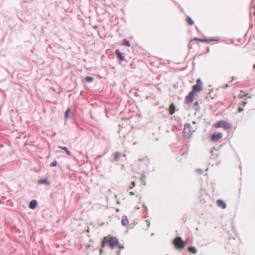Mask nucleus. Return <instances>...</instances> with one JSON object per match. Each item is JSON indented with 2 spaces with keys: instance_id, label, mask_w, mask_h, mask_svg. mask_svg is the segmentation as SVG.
I'll return each mask as SVG.
<instances>
[{
  "instance_id": "nucleus-1",
  "label": "nucleus",
  "mask_w": 255,
  "mask_h": 255,
  "mask_svg": "<svg viewBox=\"0 0 255 255\" xmlns=\"http://www.w3.org/2000/svg\"><path fill=\"white\" fill-rule=\"evenodd\" d=\"M216 128H223L225 130L229 131L232 128V125L226 121L221 120L218 121L214 125Z\"/></svg>"
},
{
  "instance_id": "nucleus-2",
  "label": "nucleus",
  "mask_w": 255,
  "mask_h": 255,
  "mask_svg": "<svg viewBox=\"0 0 255 255\" xmlns=\"http://www.w3.org/2000/svg\"><path fill=\"white\" fill-rule=\"evenodd\" d=\"M104 240L109 244L111 249H113L115 246L119 244V241L116 237L110 235L104 237Z\"/></svg>"
},
{
  "instance_id": "nucleus-3",
  "label": "nucleus",
  "mask_w": 255,
  "mask_h": 255,
  "mask_svg": "<svg viewBox=\"0 0 255 255\" xmlns=\"http://www.w3.org/2000/svg\"><path fill=\"white\" fill-rule=\"evenodd\" d=\"M183 134L186 138H190L193 133L192 126L190 124H186L184 126V129L183 131Z\"/></svg>"
},
{
  "instance_id": "nucleus-4",
  "label": "nucleus",
  "mask_w": 255,
  "mask_h": 255,
  "mask_svg": "<svg viewBox=\"0 0 255 255\" xmlns=\"http://www.w3.org/2000/svg\"><path fill=\"white\" fill-rule=\"evenodd\" d=\"M174 244L178 249H183L185 246L184 241H183L180 237H176L174 239Z\"/></svg>"
},
{
  "instance_id": "nucleus-5",
  "label": "nucleus",
  "mask_w": 255,
  "mask_h": 255,
  "mask_svg": "<svg viewBox=\"0 0 255 255\" xmlns=\"http://www.w3.org/2000/svg\"><path fill=\"white\" fill-rule=\"evenodd\" d=\"M203 83L200 79H197L196 84L193 86V90H192L194 93L201 91L202 90Z\"/></svg>"
},
{
  "instance_id": "nucleus-6",
  "label": "nucleus",
  "mask_w": 255,
  "mask_h": 255,
  "mask_svg": "<svg viewBox=\"0 0 255 255\" xmlns=\"http://www.w3.org/2000/svg\"><path fill=\"white\" fill-rule=\"evenodd\" d=\"M195 94V93L192 91L189 92L188 95L185 98V102L186 103L190 105L191 104L194 100Z\"/></svg>"
},
{
  "instance_id": "nucleus-7",
  "label": "nucleus",
  "mask_w": 255,
  "mask_h": 255,
  "mask_svg": "<svg viewBox=\"0 0 255 255\" xmlns=\"http://www.w3.org/2000/svg\"><path fill=\"white\" fill-rule=\"evenodd\" d=\"M223 137L222 133L214 132L211 136V140L214 142H217Z\"/></svg>"
},
{
  "instance_id": "nucleus-8",
  "label": "nucleus",
  "mask_w": 255,
  "mask_h": 255,
  "mask_svg": "<svg viewBox=\"0 0 255 255\" xmlns=\"http://www.w3.org/2000/svg\"><path fill=\"white\" fill-rule=\"evenodd\" d=\"M218 206L221 207L222 209H225L226 208V203L222 200H218L217 201Z\"/></svg>"
},
{
  "instance_id": "nucleus-9",
  "label": "nucleus",
  "mask_w": 255,
  "mask_h": 255,
  "mask_svg": "<svg viewBox=\"0 0 255 255\" xmlns=\"http://www.w3.org/2000/svg\"><path fill=\"white\" fill-rule=\"evenodd\" d=\"M129 222L128 218L126 216H124L122 217V220H121V223L122 224L126 226L127 225H128Z\"/></svg>"
},
{
  "instance_id": "nucleus-10",
  "label": "nucleus",
  "mask_w": 255,
  "mask_h": 255,
  "mask_svg": "<svg viewBox=\"0 0 255 255\" xmlns=\"http://www.w3.org/2000/svg\"><path fill=\"white\" fill-rule=\"evenodd\" d=\"M38 183L39 184H45V185H46L48 186L50 185V182L48 181V180L46 178L38 180Z\"/></svg>"
},
{
  "instance_id": "nucleus-11",
  "label": "nucleus",
  "mask_w": 255,
  "mask_h": 255,
  "mask_svg": "<svg viewBox=\"0 0 255 255\" xmlns=\"http://www.w3.org/2000/svg\"><path fill=\"white\" fill-rule=\"evenodd\" d=\"M37 206V202L35 200H32L29 204V208L32 209H35Z\"/></svg>"
},
{
  "instance_id": "nucleus-12",
  "label": "nucleus",
  "mask_w": 255,
  "mask_h": 255,
  "mask_svg": "<svg viewBox=\"0 0 255 255\" xmlns=\"http://www.w3.org/2000/svg\"><path fill=\"white\" fill-rule=\"evenodd\" d=\"M121 156V153L119 152H116L114 154V158L113 159H111V161L112 162H114L115 161H118Z\"/></svg>"
},
{
  "instance_id": "nucleus-13",
  "label": "nucleus",
  "mask_w": 255,
  "mask_h": 255,
  "mask_svg": "<svg viewBox=\"0 0 255 255\" xmlns=\"http://www.w3.org/2000/svg\"><path fill=\"white\" fill-rule=\"evenodd\" d=\"M115 53L118 59H120L121 61L124 60V58L123 56L118 49L116 50Z\"/></svg>"
},
{
  "instance_id": "nucleus-14",
  "label": "nucleus",
  "mask_w": 255,
  "mask_h": 255,
  "mask_svg": "<svg viewBox=\"0 0 255 255\" xmlns=\"http://www.w3.org/2000/svg\"><path fill=\"white\" fill-rule=\"evenodd\" d=\"M175 112V106L173 103L170 106V114L172 115Z\"/></svg>"
},
{
  "instance_id": "nucleus-15",
  "label": "nucleus",
  "mask_w": 255,
  "mask_h": 255,
  "mask_svg": "<svg viewBox=\"0 0 255 255\" xmlns=\"http://www.w3.org/2000/svg\"><path fill=\"white\" fill-rule=\"evenodd\" d=\"M195 39L198 40L202 42H209V41H219V39H199L198 38H195Z\"/></svg>"
},
{
  "instance_id": "nucleus-16",
  "label": "nucleus",
  "mask_w": 255,
  "mask_h": 255,
  "mask_svg": "<svg viewBox=\"0 0 255 255\" xmlns=\"http://www.w3.org/2000/svg\"><path fill=\"white\" fill-rule=\"evenodd\" d=\"M58 148L63 150L68 155H71V152L69 151V150L68 149L67 147L63 146H59Z\"/></svg>"
},
{
  "instance_id": "nucleus-17",
  "label": "nucleus",
  "mask_w": 255,
  "mask_h": 255,
  "mask_svg": "<svg viewBox=\"0 0 255 255\" xmlns=\"http://www.w3.org/2000/svg\"><path fill=\"white\" fill-rule=\"evenodd\" d=\"M70 112V109L68 108L65 112L64 114V118L67 120L69 118V114Z\"/></svg>"
},
{
  "instance_id": "nucleus-18",
  "label": "nucleus",
  "mask_w": 255,
  "mask_h": 255,
  "mask_svg": "<svg viewBox=\"0 0 255 255\" xmlns=\"http://www.w3.org/2000/svg\"><path fill=\"white\" fill-rule=\"evenodd\" d=\"M122 45L126 46L129 47L130 46L129 41L126 39H124L122 42Z\"/></svg>"
},
{
  "instance_id": "nucleus-19",
  "label": "nucleus",
  "mask_w": 255,
  "mask_h": 255,
  "mask_svg": "<svg viewBox=\"0 0 255 255\" xmlns=\"http://www.w3.org/2000/svg\"><path fill=\"white\" fill-rule=\"evenodd\" d=\"M187 21L188 24L189 25H192L194 23V21H193V20L191 19V18L190 16L187 17Z\"/></svg>"
},
{
  "instance_id": "nucleus-20",
  "label": "nucleus",
  "mask_w": 255,
  "mask_h": 255,
  "mask_svg": "<svg viewBox=\"0 0 255 255\" xmlns=\"http://www.w3.org/2000/svg\"><path fill=\"white\" fill-rule=\"evenodd\" d=\"M188 250L193 254H196L197 253V250L194 247H189L188 248Z\"/></svg>"
},
{
  "instance_id": "nucleus-21",
  "label": "nucleus",
  "mask_w": 255,
  "mask_h": 255,
  "mask_svg": "<svg viewBox=\"0 0 255 255\" xmlns=\"http://www.w3.org/2000/svg\"><path fill=\"white\" fill-rule=\"evenodd\" d=\"M93 78L91 76H88L85 78V81L87 82H91L93 81Z\"/></svg>"
},
{
  "instance_id": "nucleus-22",
  "label": "nucleus",
  "mask_w": 255,
  "mask_h": 255,
  "mask_svg": "<svg viewBox=\"0 0 255 255\" xmlns=\"http://www.w3.org/2000/svg\"><path fill=\"white\" fill-rule=\"evenodd\" d=\"M57 162L56 161H54L50 163V166L55 167L57 165Z\"/></svg>"
},
{
  "instance_id": "nucleus-23",
  "label": "nucleus",
  "mask_w": 255,
  "mask_h": 255,
  "mask_svg": "<svg viewBox=\"0 0 255 255\" xmlns=\"http://www.w3.org/2000/svg\"><path fill=\"white\" fill-rule=\"evenodd\" d=\"M194 106L195 107H197V109L199 108V103L198 102H196L194 103Z\"/></svg>"
},
{
  "instance_id": "nucleus-24",
  "label": "nucleus",
  "mask_w": 255,
  "mask_h": 255,
  "mask_svg": "<svg viewBox=\"0 0 255 255\" xmlns=\"http://www.w3.org/2000/svg\"><path fill=\"white\" fill-rule=\"evenodd\" d=\"M244 110L243 108H241V107H239L238 108V112H241L242 111H243Z\"/></svg>"
},
{
  "instance_id": "nucleus-25",
  "label": "nucleus",
  "mask_w": 255,
  "mask_h": 255,
  "mask_svg": "<svg viewBox=\"0 0 255 255\" xmlns=\"http://www.w3.org/2000/svg\"><path fill=\"white\" fill-rule=\"evenodd\" d=\"M117 246H118V247L119 248H120L121 249H123L124 248V246L122 245H120L119 243L118 244V245H117Z\"/></svg>"
},
{
  "instance_id": "nucleus-26",
  "label": "nucleus",
  "mask_w": 255,
  "mask_h": 255,
  "mask_svg": "<svg viewBox=\"0 0 255 255\" xmlns=\"http://www.w3.org/2000/svg\"><path fill=\"white\" fill-rule=\"evenodd\" d=\"M197 171L200 173V174H202L203 173V171L201 169H198L197 170Z\"/></svg>"
},
{
  "instance_id": "nucleus-27",
  "label": "nucleus",
  "mask_w": 255,
  "mask_h": 255,
  "mask_svg": "<svg viewBox=\"0 0 255 255\" xmlns=\"http://www.w3.org/2000/svg\"><path fill=\"white\" fill-rule=\"evenodd\" d=\"M105 242H106L105 241H103L102 242V244H101V246L102 248H104V246H105Z\"/></svg>"
},
{
  "instance_id": "nucleus-28",
  "label": "nucleus",
  "mask_w": 255,
  "mask_h": 255,
  "mask_svg": "<svg viewBox=\"0 0 255 255\" xmlns=\"http://www.w3.org/2000/svg\"><path fill=\"white\" fill-rule=\"evenodd\" d=\"M132 184L133 187H134L135 186V185H136L135 182V181L132 182Z\"/></svg>"
},
{
  "instance_id": "nucleus-29",
  "label": "nucleus",
  "mask_w": 255,
  "mask_h": 255,
  "mask_svg": "<svg viewBox=\"0 0 255 255\" xmlns=\"http://www.w3.org/2000/svg\"><path fill=\"white\" fill-rule=\"evenodd\" d=\"M129 194H130V195H131V196H133V195H135V193H134V192H130L129 193Z\"/></svg>"
},
{
  "instance_id": "nucleus-30",
  "label": "nucleus",
  "mask_w": 255,
  "mask_h": 255,
  "mask_svg": "<svg viewBox=\"0 0 255 255\" xmlns=\"http://www.w3.org/2000/svg\"><path fill=\"white\" fill-rule=\"evenodd\" d=\"M130 67L132 68H134V64H131L130 65Z\"/></svg>"
},
{
  "instance_id": "nucleus-31",
  "label": "nucleus",
  "mask_w": 255,
  "mask_h": 255,
  "mask_svg": "<svg viewBox=\"0 0 255 255\" xmlns=\"http://www.w3.org/2000/svg\"><path fill=\"white\" fill-rule=\"evenodd\" d=\"M243 103L244 105H245L246 104V103H247V102L243 101Z\"/></svg>"
},
{
  "instance_id": "nucleus-32",
  "label": "nucleus",
  "mask_w": 255,
  "mask_h": 255,
  "mask_svg": "<svg viewBox=\"0 0 255 255\" xmlns=\"http://www.w3.org/2000/svg\"><path fill=\"white\" fill-rule=\"evenodd\" d=\"M133 188V186H132V187H129V189H132Z\"/></svg>"
},
{
  "instance_id": "nucleus-33",
  "label": "nucleus",
  "mask_w": 255,
  "mask_h": 255,
  "mask_svg": "<svg viewBox=\"0 0 255 255\" xmlns=\"http://www.w3.org/2000/svg\"><path fill=\"white\" fill-rule=\"evenodd\" d=\"M102 251H103V250H102V249H100V253H102Z\"/></svg>"
},
{
  "instance_id": "nucleus-34",
  "label": "nucleus",
  "mask_w": 255,
  "mask_h": 255,
  "mask_svg": "<svg viewBox=\"0 0 255 255\" xmlns=\"http://www.w3.org/2000/svg\"><path fill=\"white\" fill-rule=\"evenodd\" d=\"M123 157H125V156H126V155H125V154H124L123 155Z\"/></svg>"
},
{
  "instance_id": "nucleus-35",
  "label": "nucleus",
  "mask_w": 255,
  "mask_h": 255,
  "mask_svg": "<svg viewBox=\"0 0 255 255\" xmlns=\"http://www.w3.org/2000/svg\"><path fill=\"white\" fill-rule=\"evenodd\" d=\"M254 48L255 49V46H254Z\"/></svg>"
},
{
  "instance_id": "nucleus-36",
  "label": "nucleus",
  "mask_w": 255,
  "mask_h": 255,
  "mask_svg": "<svg viewBox=\"0 0 255 255\" xmlns=\"http://www.w3.org/2000/svg\"><path fill=\"white\" fill-rule=\"evenodd\" d=\"M254 8H255V5L254 6Z\"/></svg>"
}]
</instances>
